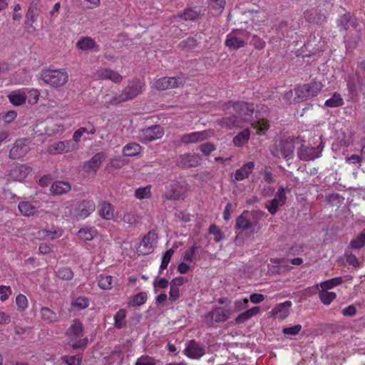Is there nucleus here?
I'll use <instances>...</instances> for the list:
<instances>
[{"mask_svg":"<svg viewBox=\"0 0 365 365\" xmlns=\"http://www.w3.org/2000/svg\"><path fill=\"white\" fill-rule=\"evenodd\" d=\"M88 304V299L83 297H78L72 302V306L79 309L86 308Z\"/></svg>","mask_w":365,"mask_h":365,"instance_id":"nucleus-50","label":"nucleus"},{"mask_svg":"<svg viewBox=\"0 0 365 365\" xmlns=\"http://www.w3.org/2000/svg\"><path fill=\"white\" fill-rule=\"evenodd\" d=\"M199 158L196 155L187 154L180 156L179 163L184 167H193L198 164Z\"/></svg>","mask_w":365,"mask_h":365,"instance_id":"nucleus-31","label":"nucleus"},{"mask_svg":"<svg viewBox=\"0 0 365 365\" xmlns=\"http://www.w3.org/2000/svg\"><path fill=\"white\" fill-rule=\"evenodd\" d=\"M98 285L101 289H110L113 287V277L110 275H100L98 278Z\"/></svg>","mask_w":365,"mask_h":365,"instance_id":"nucleus-39","label":"nucleus"},{"mask_svg":"<svg viewBox=\"0 0 365 365\" xmlns=\"http://www.w3.org/2000/svg\"><path fill=\"white\" fill-rule=\"evenodd\" d=\"M98 213L102 218L110 220L114 216V209L110 203L104 202L99 205Z\"/></svg>","mask_w":365,"mask_h":365,"instance_id":"nucleus-27","label":"nucleus"},{"mask_svg":"<svg viewBox=\"0 0 365 365\" xmlns=\"http://www.w3.org/2000/svg\"><path fill=\"white\" fill-rule=\"evenodd\" d=\"M17 116V113L14 110L8 111L4 115V120L6 123H10L15 120Z\"/></svg>","mask_w":365,"mask_h":365,"instance_id":"nucleus-64","label":"nucleus"},{"mask_svg":"<svg viewBox=\"0 0 365 365\" xmlns=\"http://www.w3.org/2000/svg\"><path fill=\"white\" fill-rule=\"evenodd\" d=\"M98 235V231L95 227L84 226L78 231V237L80 240L87 242L91 241Z\"/></svg>","mask_w":365,"mask_h":365,"instance_id":"nucleus-23","label":"nucleus"},{"mask_svg":"<svg viewBox=\"0 0 365 365\" xmlns=\"http://www.w3.org/2000/svg\"><path fill=\"white\" fill-rule=\"evenodd\" d=\"M95 76L98 79H108L114 83H119L123 80V76L118 72L106 68L98 69L95 73Z\"/></svg>","mask_w":365,"mask_h":365,"instance_id":"nucleus-19","label":"nucleus"},{"mask_svg":"<svg viewBox=\"0 0 365 365\" xmlns=\"http://www.w3.org/2000/svg\"><path fill=\"white\" fill-rule=\"evenodd\" d=\"M255 164L254 162L245 163L240 168L237 169L232 175L231 180L233 182L241 181L247 178L252 173Z\"/></svg>","mask_w":365,"mask_h":365,"instance_id":"nucleus-18","label":"nucleus"},{"mask_svg":"<svg viewBox=\"0 0 365 365\" xmlns=\"http://www.w3.org/2000/svg\"><path fill=\"white\" fill-rule=\"evenodd\" d=\"M145 84L138 79L130 81L121 93L113 96L107 103L116 105L133 99L143 92Z\"/></svg>","mask_w":365,"mask_h":365,"instance_id":"nucleus-3","label":"nucleus"},{"mask_svg":"<svg viewBox=\"0 0 365 365\" xmlns=\"http://www.w3.org/2000/svg\"><path fill=\"white\" fill-rule=\"evenodd\" d=\"M148 295L145 292H141L130 297L128 302L130 306H140L147 301Z\"/></svg>","mask_w":365,"mask_h":365,"instance_id":"nucleus-40","label":"nucleus"},{"mask_svg":"<svg viewBox=\"0 0 365 365\" xmlns=\"http://www.w3.org/2000/svg\"><path fill=\"white\" fill-rule=\"evenodd\" d=\"M7 97L9 102L14 106H22L26 101V88L13 91L8 94Z\"/></svg>","mask_w":365,"mask_h":365,"instance_id":"nucleus-22","label":"nucleus"},{"mask_svg":"<svg viewBox=\"0 0 365 365\" xmlns=\"http://www.w3.org/2000/svg\"><path fill=\"white\" fill-rule=\"evenodd\" d=\"M322 83L319 81H313L299 87L295 90L297 101H304L317 96L322 90Z\"/></svg>","mask_w":365,"mask_h":365,"instance_id":"nucleus-6","label":"nucleus"},{"mask_svg":"<svg viewBox=\"0 0 365 365\" xmlns=\"http://www.w3.org/2000/svg\"><path fill=\"white\" fill-rule=\"evenodd\" d=\"M76 46L78 50L86 51L94 49L98 51V46L96 41L90 37L81 38L76 43Z\"/></svg>","mask_w":365,"mask_h":365,"instance_id":"nucleus-25","label":"nucleus"},{"mask_svg":"<svg viewBox=\"0 0 365 365\" xmlns=\"http://www.w3.org/2000/svg\"><path fill=\"white\" fill-rule=\"evenodd\" d=\"M156 242L157 235L155 232H149L140 242L137 248V253L142 255L152 253L154 250Z\"/></svg>","mask_w":365,"mask_h":365,"instance_id":"nucleus-9","label":"nucleus"},{"mask_svg":"<svg viewBox=\"0 0 365 365\" xmlns=\"http://www.w3.org/2000/svg\"><path fill=\"white\" fill-rule=\"evenodd\" d=\"M214 135L212 130H202L185 134L180 137L181 143H197L203 141Z\"/></svg>","mask_w":365,"mask_h":365,"instance_id":"nucleus-11","label":"nucleus"},{"mask_svg":"<svg viewBox=\"0 0 365 365\" xmlns=\"http://www.w3.org/2000/svg\"><path fill=\"white\" fill-rule=\"evenodd\" d=\"M135 365H156V364H155V360L153 358L148 356H143L137 360Z\"/></svg>","mask_w":365,"mask_h":365,"instance_id":"nucleus-58","label":"nucleus"},{"mask_svg":"<svg viewBox=\"0 0 365 365\" xmlns=\"http://www.w3.org/2000/svg\"><path fill=\"white\" fill-rule=\"evenodd\" d=\"M29 150V140L27 139H21L16 141L11 150L10 154L14 158H21L24 157Z\"/></svg>","mask_w":365,"mask_h":365,"instance_id":"nucleus-21","label":"nucleus"},{"mask_svg":"<svg viewBox=\"0 0 365 365\" xmlns=\"http://www.w3.org/2000/svg\"><path fill=\"white\" fill-rule=\"evenodd\" d=\"M135 196L139 200L148 199L151 196V186L138 187L135 191Z\"/></svg>","mask_w":365,"mask_h":365,"instance_id":"nucleus-43","label":"nucleus"},{"mask_svg":"<svg viewBox=\"0 0 365 365\" xmlns=\"http://www.w3.org/2000/svg\"><path fill=\"white\" fill-rule=\"evenodd\" d=\"M40 6L37 4L31 6L26 13V19L28 23H34L37 20L39 15Z\"/></svg>","mask_w":365,"mask_h":365,"instance_id":"nucleus-37","label":"nucleus"},{"mask_svg":"<svg viewBox=\"0 0 365 365\" xmlns=\"http://www.w3.org/2000/svg\"><path fill=\"white\" fill-rule=\"evenodd\" d=\"M12 294L11 287L9 285H0V302L7 301Z\"/></svg>","mask_w":365,"mask_h":365,"instance_id":"nucleus-47","label":"nucleus"},{"mask_svg":"<svg viewBox=\"0 0 365 365\" xmlns=\"http://www.w3.org/2000/svg\"><path fill=\"white\" fill-rule=\"evenodd\" d=\"M236 227L237 228L247 229L250 227V222L244 215H240L237 218Z\"/></svg>","mask_w":365,"mask_h":365,"instance_id":"nucleus-53","label":"nucleus"},{"mask_svg":"<svg viewBox=\"0 0 365 365\" xmlns=\"http://www.w3.org/2000/svg\"><path fill=\"white\" fill-rule=\"evenodd\" d=\"M182 83L180 78L164 77L155 80L152 82V87L158 90H166L178 87Z\"/></svg>","mask_w":365,"mask_h":365,"instance_id":"nucleus-13","label":"nucleus"},{"mask_svg":"<svg viewBox=\"0 0 365 365\" xmlns=\"http://www.w3.org/2000/svg\"><path fill=\"white\" fill-rule=\"evenodd\" d=\"M302 330V326L297 324L289 327H285L282 329V333L285 335L296 336Z\"/></svg>","mask_w":365,"mask_h":365,"instance_id":"nucleus-52","label":"nucleus"},{"mask_svg":"<svg viewBox=\"0 0 365 365\" xmlns=\"http://www.w3.org/2000/svg\"><path fill=\"white\" fill-rule=\"evenodd\" d=\"M210 233L214 235L215 240L217 242L221 241L224 237V235L222 231L214 225L210 227Z\"/></svg>","mask_w":365,"mask_h":365,"instance_id":"nucleus-57","label":"nucleus"},{"mask_svg":"<svg viewBox=\"0 0 365 365\" xmlns=\"http://www.w3.org/2000/svg\"><path fill=\"white\" fill-rule=\"evenodd\" d=\"M71 188V185L68 182L56 181L51 185L50 190L52 194L60 195L68 192Z\"/></svg>","mask_w":365,"mask_h":365,"instance_id":"nucleus-26","label":"nucleus"},{"mask_svg":"<svg viewBox=\"0 0 365 365\" xmlns=\"http://www.w3.org/2000/svg\"><path fill=\"white\" fill-rule=\"evenodd\" d=\"M323 147L310 148L302 145L297 151L299 158L302 160H313L321 156Z\"/></svg>","mask_w":365,"mask_h":365,"instance_id":"nucleus-14","label":"nucleus"},{"mask_svg":"<svg viewBox=\"0 0 365 365\" xmlns=\"http://www.w3.org/2000/svg\"><path fill=\"white\" fill-rule=\"evenodd\" d=\"M41 319L47 323H53L58 320V315L56 312L48 307H42L40 310Z\"/></svg>","mask_w":365,"mask_h":365,"instance_id":"nucleus-32","label":"nucleus"},{"mask_svg":"<svg viewBox=\"0 0 365 365\" xmlns=\"http://www.w3.org/2000/svg\"><path fill=\"white\" fill-rule=\"evenodd\" d=\"M96 209L92 200H83L77 202H67L60 208V212L66 217H71L77 220L88 217Z\"/></svg>","mask_w":365,"mask_h":365,"instance_id":"nucleus-2","label":"nucleus"},{"mask_svg":"<svg viewBox=\"0 0 365 365\" xmlns=\"http://www.w3.org/2000/svg\"><path fill=\"white\" fill-rule=\"evenodd\" d=\"M142 151V147L136 143L126 144L122 150L124 156L133 157L139 155Z\"/></svg>","mask_w":365,"mask_h":365,"instance_id":"nucleus-28","label":"nucleus"},{"mask_svg":"<svg viewBox=\"0 0 365 365\" xmlns=\"http://www.w3.org/2000/svg\"><path fill=\"white\" fill-rule=\"evenodd\" d=\"M292 302L286 301L278 304L272 311L271 314L276 319H284L290 314Z\"/></svg>","mask_w":365,"mask_h":365,"instance_id":"nucleus-20","label":"nucleus"},{"mask_svg":"<svg viewBox=\"0 0 365 365\" xmlns=\"http://www.w3.org/2000/svg\"><path fill=\"white\" fill-rule=\"evenodd\" d=\"M225 4V0H208L209 7L214 11L215 14L222 12Z\"/></svg>","mask_w":365,"mask_h":365,"instance_id":"nucleus-44","label":"nucleus"},{"mask_svg":"<svg viewBox=\"0 0 365 365\" xmlns=\"http://www.w3.org/2000/svg\"><path fill=\"white\" fill-rule=\"evenodd\" d=\"M15 304L16 309L20 312L26 311L29 305L26 296L21 293L16 296Z\"/></svg>","mask_w":365,"mask_h":365,"instance_id":"nucleus-35","label":"nucleus"},{"mask_svg":"<svg viewBox=\"0 0 365 365\" xmlns=\"http://www.w3.org/2000/svg\"><path fill=\"white\" fill-rule=\"evenodd\" d=\"M215 149V145L211 143H206L200 145V150L206 155H210Z\"/></svg>","mask_w":365,"mask_h":365,"instance_id":"nucleus-60","label":"nucleus"},{"mask_svg":"<svg viewBox=\"0 0 365 365\" xmlns=\"http://www.w3.org/2000/svg\"><path fill=\"white\" fill-rule=\"evenodd\" d=\"M126 317V311L120 309L114 316V325L118 329H121L125 324V319Z\"/></svg>","mask_w":365,"mask_h":365,"instance_id":"nucleus-41","label":"nucleus"},{"mask_svg":"<svg viewBox=\"0 0 365 365\" xmlns=\"http://www.w3.org/2000/svg\"><path fill=\"white\" fill-rule=\"evenodd\" d=\"M224 110L234 115L232 117L220 119L219 124L222 127L228 128L241 127L245 123H249L254 128H257V132L259 134L267 130L269 128V123L267 120H253L252 114L255 110V107L252 103L242 101H230L224 105Z\"/></svg>","mask_w":365,"mask_h":365,"instance_id":"nucleus-1","label":"nucleus"},{"mask_svg":"<svg viewBox=\"0 0 365 365\" xmlns=\"http://www.w3.org/2000/svg\"><path fill=\"white\" fill-rule=\"evenodd\" d=\"M319 297L324 304L329 305L336 299V294L334 292L320 289Z\"/></svg>","mask_w":365,"mask_h":365,"instance_id":"nucleus-36","label":"nucleus"},{"mask_svg":"<svg viewBox=\"0 0 365 365\" xmlns=\"http://www.w3.org/2000/svg\"><path fill=\"white\" fill-rule=\"evenodd\" d=\"M42 80L53 87H60L68 81V74L65 70L46 71L41 75Z\"/></svg>","mask_w":365,"mask_h":365,"instance_id":"nucleus-7","label":"nucleus"},{"mask_svg":"<svg viewBox=\"0 0 365 365\" xmlns=\"http://www.w3.org/2000/svg\"><path fill=\"white\" fill-rule=\"evenodd\" d=\"M183 354L189 359H200L205 354V349L195 340H190L185 344Z\"/></svg>","mask_w":365,"mask_h":365,"instance_id":"nucleus-10","label":"nucleus"},{"mask_svg":"<svg viewBox=\"0 0 365 365\" xmlns=\"http://www.w3.org/2000/svg\"><path fill=\"white\" fill-rule=\"evenodd\" d=\"M173 253L174 250L173 249H170L165 252L162 257V262L160 266V272L168 267Z\"/></svg>","mask_w":365,"mask_h":365,"instance_id":"nucleus-48","label":"nucleus"},{"mask_svg":"<svg viewBox=\"0 0 365 365\" xmlns=\"http://www.w3.org/2000/svg\"><path fill=\"white\" fill-rule=\"evenodd\" d=\"M281 155L284 158H289L294 151V147L292 141L285 140L280 143Z\"/></svg>","mask_w":365,"mask_h":365,"instance_id":"nucleus-38","label":"nucleus"},{"mask_svg":"<svg viewBox=\"0 0 365 365\" xmlns=\"http://www.w3.org/2000/svg\"><path fill=\"white\" fill-rule=\"evenodd\" d=\"M365 245V230H363L356 238L351 240L350 245L352 249L359 250Z\"/></svg>","mask_w":365,"mask_h":365,"instance_id":"nucleus-45","label":"nucleus"},{"mask_svg":"<svg viewBox=\"0 0 365 365\" xmlns=\"http://www.w3.org/2000/svg\"><path fill=\"white\" fill-rule=\"evenodd\" d=\"M57 276L64 280H70L73 277V273L68 267H63L58 270Z\"/></svg>","mask_w":365,"mask_h":365,"instance_id":"nucleus-49","label":"nucleus"},{"mask_svg":"<svg viewBox=\"0 0 365 365\" xmlns=\"http://www.w3.org/2000/svg\"><path fill=\"white\" fill-rule=\"evenodd\" d=\"M40 93L37 89L26 88V99L30 104H35L39 99Z\"/></svg>","mask_w":365,"mask_h":365,"instance_id":"nucleus-46","label":"nucleus"},{"mask_svg":"<svg viewBox=\"0 0 365 365\" xmlns=\"http://www.w3.org/2000/svg\"><path fill=\"white\" fill-rule=\"evenodd\" d=\"M249 32L242 29H233L226 36L225 45L231 51H235L246 46Z\"/></svg>","mask_w":365,"mask_h":365,"instance_id":"nucleus-5","label":"nucleus"},{"mask_svg":"<svg viewBox=\"0 0 365 365\" xmlns=\"http://www.w3.org/2000/svg\"><path fill=\"white\" fill-rule=\"evenodd\" d=\"M341 282L342 278L339 277L322 282L317 284L316 287L317 288H320V289L329 291V289L339 285Z\"/></svg>","mask_w":365,"mask_h":365,"instance_id":"nucleus-33","label":"nucleus"},{"mask_svg":"<svg viewBox=\"0 0 365 365\" xmlns=\"http://www.w3.org/2000/svg\"><path fill=\"white\" fill-rule=\"evenodd\" d=\"M187 282V279L186 277H178L174 278L170 282V285L174 286L175 287H178L185 284Z\"/></svg>","mask_w":365,"mask_h":365,"instance_id":"nucleus-63","label":"nucleus"},{"mask_svg":"<svg viewBox=\"0 0 365 365\" xmlns=\"http://www.w3.org/2000/svg\"><path fill=\"white\" fill-rule=\"evenodd\" d=\"M198 16V13L191 9L185 10L182 14L180 15V17L184 20H194Z\"/></svg>","mask_w":365,"mask_h":365,"instance_id":"nucleus-54","label":"nucleus"},{"mask_svg":"<svg viewBox=\"0 0 365 365\" xmlns=\"http://www.w3.org/2000/svg\"><path fill=\"white\" fill-rule=\"evenodd\" d=\"M180 297V289L174 286L170 285L169 299L170 300L175 302Z\"/></svg>","mask_w":365,"mask_h":365,"instance_id":"nucleus-62","label":"nucleus"},{"mask_svg":"<svg viewBox=\"0 0 365 365\" xmlns=\"http://www.w3.org/2000/svg\"><path fill=\"white\" fill-rule=\"evenodd\" d=\"M105 159L103 152L98 153L83 165V169L87 173H96Z\"/></svg>","mask_w":365,"mask_h":365,"instance_id":"nucleus-16","label":"nucleus"},{"mask_svg":"<svg viewBox=\"0 0 365 365\" xmlns=\"http://www.w3.org/2000/svg\"><path fill=\"white\" fill-rule=\"evenodd\" d=\"M21 214L26 217L33 216L37 212V208L29 202L23 201L18 205Z\"/></svg>","mask_w":365,"mask_h":365,"instance_id":"nucleus-29","label":"nucleus"},{"mask_svg":"<svg viewBox=\"0 0 365 365\" xmlns=\"http://www.w3.org/2000/svg\"><path fill=\"white\" fill-rule=\"evenodd\" d=\"M168 284L169 282L168 279L159 277H155L153 281V287L155 289L158 287L165 289L168 286Z\"/></svg>","mask_w":365,"mask_h":365,"instance_id":"nucleus-59","label":"nucleus"},{"mask_svg":"<svg viewBox=\"0 0 365 365\" xmlns=\"http://www.w3.org/2000/svg\"><path fill=\"white\" fill-rule=\"evenodd\" d=\"M231 315V312L224 307H215L209 312L205 318L207 322L212 324L214 322H224L227 320Z\"/></svg>","mask_w":365,"mask_h":365,"instance_id":"nucleus-12","label":"nucleus"},{"mask_svg":"<svg viewBox=\"0 0 365 365\" xmlns=\"http://www.w3.org/2000/svg\"><path fill=\"white\" fill-rule=\"evenodd\" d=\"M197 249V247L195 245H193L192 246H191L190 248H188L187 250H186L184 252V253L182 255V258L186 262H192Z\"/></svg>","mask_w":365,"mask_h":365,"instance_id":"nucleus-51","label":"nucleus"},{"mask_svg":"<svg viewBox=\"0 0 365 365\" xmlns=\"http://www.w3.org/2000/svg\"><path fill=\"white\" fill-rule=\"evenodd\" d=\"M63 361L68 365H81V357L80 356H63Z\"/></svg>","mask_w":365,"mask_h":365,"instance_id":"nucleus-55","label":"nucleus"},{"mask_svg":"<svg viewBox=\"0 0 365 365\" xmlns=\"http://www.w3.org/2000/svg\"><path fill=\"white\" fill-rule=\"evenodd\" d=\"M63 235V230L60 228H53L51 230H48V240H55L60 237H61Z\"/></svg>","mask_w":365,"mask_h":365,"instance_id":"nucleus-61","label":"nucleus"},{"mask_svg":"<svg viewBox=\"0 0 365 365\" xmlns=\"http://www.w3.org/2000/svg\"><path fill=\"white\" fill-rule=\"evenodd\" d=\"M66 334L68 338V344L73 349L86 346L88 339L83 337V328L81 322L76 320L73 321L67 329Z\"/></svg>","mask_w":365,"mask_h":365,"instance_id":"nucleus-4","label":"nucleus"},{"mask_svg":"<svg viewBox=\"0 0 365 365\" xmlns=\"http://www.w3.org/2000/svg\"><path fill=\"white\" fill-rule=\"evenodd\" d=\"M344 101L340 94L335 93L331 98L325 101L324 105L327 107L335 108L342 106Z\"/></svg>","mask_w":365,"mask_h":365,"instance_id":"nucleus-42","label":"nucleus"},{"mask_svg":"<svg viewBox=\"0 0 365 365\" xmlns=\"http://www.w3.org/2000/svg\"><path fill=\"white\" fill-rule=\"evenodd\" d=\"M31 171V167L27 165H16L10 170L9 177L14 180L22 181L27 178Z\"/></svg>","mask_w":365,"mask_h":365,"instance_id":"nucleus-17","label":"nucleus"},{"mask_svg":"<svg viewBox=\"0 0 365 365\" xmlns=\"http://www.w3.org/2000/svg\"><path fill=\"white\" fill-rule=\"evenodd\" d=\"M260 312V307H255L241 313L235 319L237 324L243 323Z\"/></svg>","mask_w":365,"mask_h":365,"instance_id":"nucleus-30","label":"nucleus"},{"mask_svg":"<svg viewBox=\"0 0 365 365\" xmlns=\"http://www.w3.org/2000/svg\"><path fill=\"white\" fill-rule=\"evenodd\" d=\"M287 197L285 193V189L283 187H280L274 199L272 200L270 204L267 207V210L271 215H274L279 207L284 205L286 202Z\"/></svg>","mask_w":365,"mask_h":365,"instance_id":"nucleus-15","label":"nucleus"},{"mask_svg":"<svg viewBox=\"0 0 365 365\" xmlns=\"http://www.w3.org/2000/svg\"><path fill=\"white\" fill-rule=\"evenodd\" d=\"M71 151V141H61L51 145L48 148V152L51 154H61Z\"/></svg>","mask_w":365,"mask_h":365,"instance_id":"nucleus-24","label":"nucleus"},{"mask_svg":"<svg viewBox=\"0 0 365 365\" xmlns=\"http://www.w3.org/2000/svg\"><path fill=\"white\" fill-rule=\"evenodd\" d=\"M250 130L245 129L237 134L233 139V143L235 146L241 147L244 145L250 139Z\"/></svg>","mask_w":365,"mask_h":365,"instance_id":"nucleus-34","label":"nucleus"},{"mask_svg":"<svg viewBox=\"0 0 365 365\" xmlns=\"http://www.w3.org/2000/svg\"><path fill=\"white\" fill-rule=\"evenodd\" d=\"M249 301L247 299H237L234 303L235 312H240L248 307Z\"/></svg>","mask_w":365,"mask_h":365,"instance_id":"nucleus-56","label":"nucleus"},{"mask_svg":"<svg viewBox=\"0 0 365 365\" xmlns=\"http://www.w3.org/2000/svg\"><path fill=\"white\" fill-rule=\"evenodd\" d=\"M164 135V130L159 125H153L139 132L138 139L143 143H147L161 138Z\"/></svg>","mask_w":365,"mask_h":365,"instance_id":"nucleus-8","label":"nucleus"}]
</instances>
